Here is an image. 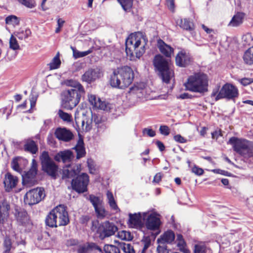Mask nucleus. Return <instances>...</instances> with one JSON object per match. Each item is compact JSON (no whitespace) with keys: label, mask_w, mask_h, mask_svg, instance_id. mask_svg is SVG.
Listing matches in <instances>:
<instances>
[{"label":"nucleus","mask_w":253,"mask_h":253,"mask_svg":"<svg viewBox=\"0 0 253 253\" xmlns=\"http://www.w3.org/2000/svg\"><path fill=\"white\" fill-rule=\"evenodd\" d=\"M87 166L91 173H94L95 170L93 161L88 159L87 161Z\"/></svg>","instance_id":"nucleus-56"},{"label":"nucleus","mask_w":253,"mask_h":253,"mask_svg":"<svg viewBox=\"0 0 253 253\" xmlns=\"http://www.w3.org/2000/svg\"><path fill=\"white\" fill-rule=\"evenodd\" d=\"M10 206L6 202L0 203V223L2 222L8 215Z\"/></svg>","instance_id":"nucleus-30"},{"label":"nucleus","mask_w":253,"mask_h":253,"mask_svg":"<svg viewBox=\"0 0 253 253\" xmlns=\"http://www.w3.org/2000/svg\"><path fill=\"white\" fill-rule=\"evenodd\" d=\"M89 182L87 174L83 173L77 176L75 179H73L72 186L73 188L79 193H83L87 189V185Z\"/></svg>","instance_id":"nucleus-15"},{"label":"nucleus","mask_w":253,"mask_h":253,"mask_svg":"<svg viewBox=\"0 0 253 253\" xmlns=\"http://www.w3.org/2000/svg\"><path fill=\"white\" fill-rule=\"evenodd\" d=\"M167 4L169 7V8L171 10L173 11L174 8V0H166Z\"/></svg>","instance_id":"nucleus-63"},{"label":"nucleus","mask_w":253,"mask_h":253,"mask_svg":"<svg viewBox=\"0 0 253 253\" xmlns=\"http://www.w3.org/2000/svg\"><path fill=\"white\" fill-rule=\"evenodd\" d=\"M147 42V38L142 32L130 34L126 41V51L127 58L131 61L139 59L145 51V46Z\"/></svg>","instance_id":"nucleus-1"},{"label":"nucleus","mask_w":253,"mask_h":253,"mask_svg":"<svg viewBox=\"0 0 253 253\" xmlns=\"http://www.w3.org/2000/svg\"><path fill=\"white\" fill-rule=\"evenodd\" d=\"M206 250V246L204 245H196L194 253H204Z\"/></svg>","instance_id":"nucleus-54"},{"label":"nucleus","mask_w":253,"mask_h":253,"mask_svg":"<svg viewBox=\"0 0 253 253\" xmlns=\"http://www.w3.org/2000/svg\"><path fill=\"white\" fill-rule=\"evenodd\" d=\"M229 143L233 146L235 151L244 157L253 156V149L249 141L232 137L229 139Z\"/></svg>","instance_id":"nucleus-8"},{"label":"nucleus","mask_w":253,"mask_h":253,"mask_svg":"<svg viewBox=\"0 0 253 253\" xmlns=\"http://www.w3.org/2000/svg\"><path fill=\"white\" fill-rule=\"evenodd\" d=\"M79 172L78 168L75 166L68 165L64 167L62 170V178H70L75 176Z\"/></svg>","instance_id":"nucleus-26"},{"label":"nucleus","mask_w":253,"mask_h":253,"mask_svg":"<svg viewBox=\"0 0 253 253\" xmlns=\"http://www.w3.org/2000/svg\"><path fill=\"white\" fill-rule=\"evenodd\" d=\"M89 200L92 204L94 208L99 207L102 205V200L99 197L95 196L93 195L89 196Z\"/></svg>","instance_id":"nucleus-44"},{"label":"nucleus","mask_w":253,"mask_h":253,"mask_svg":"<svg viewBox=\"0 0 253 253\" xmlns=\"http://www.w3.org/2000/svg\"><path fill=\"white\" fill-rule=\"evenodd\" d=\"M151 244L150 240H147L145 241L144 245L141 253H145L146 250L148 248Z\"/></svg>","instance_id":"nucleus-64"},{"label":"nucleus","mask_w":253,"mask_h":253,"mask_svg":"<svg viewBox=\"0 0 253 253\" xmlns=\"http://www.w3.org/2000/svg\"><path fill=\"white\" fill-rule=\"evenodd\" d=\"M9 47L13 50H18L20 48V46L16 38L12 35L9 40Z\"/></svg>","instance_id":"nucleus-49"},{"label":"nucleus","mask_w":253,"mask_h":253,"mask_svg":"<svg viewBox=\"0 0 253 253\" xmlns=\"http://www.w3.org/2000/svg\"><path fill=\"white\" fill-rule=\"evenodd\" d=\"M122 249L125 253H135L133 247L130 244L124 243Z\"/></svg>","instance_id":"nucleus-51"},{"label":"nucleus","mask_w":253,"mask_h":253,"mask_svg":"<svg viewBox=\"0 0 253 253\" xmlns=\"http://www.w3.org/2000/svg\"><path fill=\"white\" fill-rule=\"evenodd\" d=\"M69 222L68 214L63 205L53 209L47 215L45 219L46 225L50 227L65 226Z\"/></svg>","instance_id":"nucleus-3"},{"label":"nucleus","mask_w":253,"mask_h":253,"mask_svg":"<svg viewBox=\"0 0 253 253\" xmlns=\"http://www.w3.org/2000/svg\"><path fill=\"white\" fill-rule=\"evenodd\" d=\"M15 216L17 222L22 225H26L30 223L29 217L27 212L23 210H16Z\"/></svg>","instance_id":"nucleus-25"},{"label":"nucleus","mask_w":253,"mask_h":253,"mask_svg":"<svg viewBox=\"0 0 253 253\" xmlns=\"http://www.w3.org/2000/svg\"><path fill=\"white\" fill-rule=\"evenodd\" d=\"M66 85L73 87L72 89H76L79 92H84V90L82 84L76 80H67L65 82Z\"/></svg>","instance_id":"nucleus-34"},{"label":"nucleus","mask_w":253,"mask_h":253,"mask_svg":"<svg viewBox=\"0 0 253 253\" xmlns=\"http://www.w3.org/2000/svg\"><path fill=\"white\" fill-rule=\"evenodd\" d=\"M81 115H82L81 120L82 129L83 131L88 132L92 127L93 118H94V122H96L95 118L96 117V116L95 114L93 115L90 109L83 108L79 106L75 114V119L77 124L80 123Z\"/></svg>","instance_id":"nucleus-7"},{"label":"nucleus","mask_w":253,"mask_h":253,"mask_svg":"<svg viewBox=\"0 0 253 253\" xmlns=\"http://www.w3.org/2000/svg\"><path fill=\"white\" fill-rule=\"evenodd\" d=\"M176 24L182 29L187 31H191L194 29V24L187 19H177L176 20Z\"/></svg>","instance_id":"nucleus-28"},{"label":"nucleus","mask_w":253,"mask_h":253,"mask_svg":"<svg viewBox=\"0 0 253 253\" xmlns=\"http://www.w3.org/2000/svg\"><path fill=\"white\" fill-rule=\"evenodd\" d=\"M5 23L8 25H17L19 23V20L15 15H10L5 18Z\"/></svg>","instance_id":"nucleus-46"},{"label":"nucleus","mask_w":253,"mask_h":253,"mask_svg":"<svg viewBox=\"0 0 253 253\" xmlns=\"http://www.w3.org/2000/svg\"><path fill=\"white\" fill-rule=\"evenodd\" d=\"M117 236L122 240L129 241L132 239V237L130 233L125 230L119 231L117 234Z\"/></svg>","instance_id":"nucleus-40"},{"label":"nucleus","mask_w":253,"mask_h":253,"mask_svg":"<svg viewBox=\"0 0 253 253\" xmlns=\"http://www.w3.org/2000/svg\"><path fill=\"white\" fill-rule=\"evenodd\" d=\"M92 246L88 244L80 246L78 250V253H92Z\"/></svg>","instance_id":"nucleus-45"},{"label":"nucleus","mask_w":253,"mask_h":253,"mask_svg":"<svg viewBox=\"0 0 253 253\" xmlns=\"http://www.w3.org/2000/svg\"><path fill=\"white\" fill-rule=\"evenodd\" d=\"M31 34V32L29 29H26L25 30H21L15 33V35L21 40L28 38Z\"/></svg>","instance_id":"nucleus-39"},{"label":"nucleus","mask_w":253,"mask_h":253,"mask_svg":"<svg viewBox=\"0 0 253 253\" xmlns=\"http://www.w3.org/2000/svg\"><path fill=\"white\" fill-rule=\"evenodd\" d=\"M176 241L177 242V246L181 252L184 253H190V251L185 248L186 243L181 234L177 235Z\"/></svg>","instance_id":"nucleus-38"},{"label":"nucleus","mask_w":253,"mask_h":253,"mask_svg":"<svg viewBox=\"0 0 253 253\" xmlns=\"http://www.w3.org/2000/svg\"><path fill=\"white\" fill-rule=\"evenodd\" d=\"M242 40L246 44H250V42L252 41V36L249 33L246 34L243 36Z\"/></svg>","instance_id":"nucleus-60"},{"label":"nucleus","mask_w":253,"mask_h":253,"mask_svg":"<svg viewBox=\"0 0 253 253\" xmlns=\"http://www.w3.org/2000/svg\"><path fill=\"white\" fill-rule=\"evenodd\" d=\"M71 48L73 51V57L75 59H77L79 58L84 57L92 53L94 48L93 47H91L88 50L85 51H80L73 46H71Z\"/></svg>","instance_id":"nucleus-35"},{"label":"nucleus","mask_w":253,"mask_h":253,"mask_svg":"<svg viewBox=\"0 0 253 253\" xmlns=\"http://www.w3.org/2000/svg\"><path fill=\"white\" fill-rule=\"evenodd\" d=\"M134 73L127 66L117 68L110 76V85L115 88L123 89L128 87L133 82Z\"/></svg>","instance_id":"nucleus-2"},{"label":"nucleus","mask_w":253,"mask_h":253,"mask_svg":"<svg viewBox=\"0 0 253 253\" xmlns=\"http://www.w3.org/2000/svg\"><path fill=\"white\" fill-rule=\"evenodd\" d=\"M129 90H130V94L132 96V98L136 97L140 102L143 101L146 98V90L144 87L134 85L131 87Z\"/></svg>","instance_id":"nucleus-23"},{"label":"nucleus","mask_w":253,"mask_h":253,"mask_svg":"<svg viewBox=\"0 0 253 253\" xmlns=\"http://www.w3.org/2000/svg\"><path fill=\"white\" fill-rule=\"evenodd\" d=\"M239 96L238 88L230 83H226L221 88L219 86L214 88L211 94V97H214L215 101L225 98L234 100Z\"/></svg>","instance_id":"nucleus-6"},{"label":"nucleus","mask_w":253,"mask_h":253,"mask_svg":"<svg viewBox=\"0 0 253 253\" xmlns=\"http://www.w3.org/2000/svg\"><path fill=\"white\" fill-rule=\"evenodd\" d=\"M56 137L59 140L64 142H69L74 137L73 133L65 128H57L55 131Z\"/></svg>","instance_id":"nucleus-19"},{"label":"nucleus","mask_w":253,"mask_h":253,"mask_svg":"<svg viewBox=\"0 0 253 253\" xmlns=\"http://www.w3.org/2000/svg\"><path fill=\"white\" fill-rule=\"evenodd\" d=\"M22 162L26 164L28 163L26 160L22 158L17 157L14 158L11 164L12 168L14 170L21 173L22 172V168L20 167V165Z\"/></svg>","instance_id":"nucleus-33"},{"label":"nucleus","mask_w":253,"mask_h":253,"mask_svg":"<svg viewBox=\"0 0 253 253\" xmlns=\"http://www.w3.org/2000/svg\"><path fill=\"white\" fill-rule=\"evenodd\" d=\"M127 97L128 98L129 102L131 105H135L137 103L141 102L140 100H138L136 97H133L132 98V96L130 94V90L127 93Z\"/></svg>","instance_id":"nucleus-52"},{"label":"nucleus","mask_w":253,"mask_h":253,"mask_svg":"<svg viewBox=\"0 0 253 253\" xmlns=\"http://www.w3.org/2000/svg\"><path fill=\"white\" fill-rule=\"evenodd\" d=\"M106 196L108 203L111 209L117 211L119 210V208L114 199L112 193L109 191H107Z\"/></svg>","instance_id":"nucleus-36"},{"label":"nucleus","mask_w":253,"mask_h":253,"mask_svg":"<svg viewBox=\"0 0 253 253\" xmlns=\"http://www.w3.org/2000/svg\"><path fill=\"white\" fill-rule=\"evenodd\" d=\"M40 159L43 170L53 178H55L58 167L50 158L48 153L46 151L43 152Z\"/></svg>","instance_id":"nucleus-11"},{"label":"nucleus","mask_w":253,"mask_h":253,"mask_svg":"<svg viewBox=\"0 0 253 253\" xmlns=\"http://www.w3.org/2000/svg\"><path fill=\"white\" fill-rule=\"evenodd\" d=\"M125 11L130 9L132 6V0H117Z\"/></svg>","instance_id":"nucleus-42"},{"label":"nucleus","mask_w":253,"mask_h":253,"mask_svg":"<svg viewBox=\"0 0 253 253\" xmlns=\"http://www.w3.org/2000/svg\"><path fill=\"white\" fill-rule=\"evenodd\" d=\"M84 92H79L76 89H69L62 93V105L63 108L71 110L79 103L81 96Z\"/></svg>","instance_id":"nucleus-9"},{"label":"nucleus","mask_w":253,"mask_h":253,"mask_svg":"<svg viewBox=\"0 0 253 253\" xmlns=\"http://www.w3.org/2000/svg\"><path fill=\"white\" fill-rule=\"evenodd\" d=\"M174 232L171 230H168L161 235L160 238L158 239L157 241L161 244H170L174 241Z\"/></svg>","instance_id":"nucleus-27"},{"label":"nucleus","mask_w":253,"mask_h":253,"mask_svg":"<svg viewBox=\"0 0 253 253\" xmlns=\"http://www.w3.org/2000/svg\"><path fill=\"white\" fill-rule=\"evenodd\" d=\"M73 158L74 155L72 152L70 150H67L58 153L55 156L54 159L56 161H62L65 163L71 162Z\"/></svg>","instance_id":"nucleus-24"},{"label":"nucleus","mask_w":253,"mask_h":253,"mask_svg":"<svg viewBox=\"0 0 253 253\" xmlns=\"http://www.w3.org/2000/svg\"><path fill=\"white\" fill-rule=\"evenodd\" d=\"M61 62L59 57V53L53 58L51 62L49 63L50 68L51 69H55L59 68Z\"/></svg>","instance_id":"nucleus-47"},{"label":"nucleus","mask_w":253,"mask_h":253,"mask_svg":"<svg viewBox=\"0 0 253 253\" xmlns=\"http://www.w3.org/2000/svg\"><path fill=\"white\" fill-rule=\"evenodd\" d=\"M104 253H120L119 248L111 245H106L104 247Z\"/></svg>","instance_id":"nucleus-41"},{"label":"nucleus","mask_w":253,"mask_h":253,"mask_svg":"<svg viewBox=\"0 0 253 253\" xmlns=\"http://www.w3.org/2000/svg\"><path fill=\"white\" fill-rule=\"evenodd\" d=\"M157 250L158 253H169L168 250L165 246H158Z\"/></svg>","instance_id":"nucleus-62"},{"label":"nucleus","mask_w":253,"mask_h":253,"mask_svg":"<svg viewBox=\"0 0 253 253\" xmlns=\"http://www.w3.org/2000/svg\"><path fill=\"white\" fill-rule=\"evenodd\" d=\"M4 247L5 248L4 253H8L11 249V242L8 237H6L4 241Z\"/></svg>","instance_id":"nucleus-53"},{"label":"nucleus","mask_w":253,"mask_h":253,"mask_svg":"<svg viewBox=\"0 0 253 253\" xmlns=\"http://www.w3.org/2000/svg\"><path fill=\"white\" fill-rule=\"evenodd\" d=\"M44 190L42 188L31 189L26 193L24 196V202L29 205L36 204L45 197Z\"/></svg>","instance_id":"nucleus-12"},{"label":"nucleus","mask_w":253,"mask_h":253,"mask_svg":"<svg viewBox=\"0 0 253 253\" xmlns=\"http://www.w3.org/2000/svg\"><path fill=\"white\" fill-rule=\"evenodd\" d=\"M24 148L25 151L32 154H36L38 149L36 142L31 139H28L26 141Z\"/></svg>","instance_id":"nucleus-32"},{"label":"nucleus","mask_w":253,"mask_h":253,"mask_svg":"<svg viewBox=\"0 0 253 253\" xmlns=\"http://www.w3.org/2000/svg\"><path fill=\"white\" fill-rule=\"evenodd\" d=\"M192 172L197 175H201L203 174L204 170L202 169L195 166L192 168Z\"/></svg>","instance_id":"nucleus-58"},{"label":"nucleus","mask_w":253,"mask_h":253,"mask_svg":"<svg viewBox=\"0 0 253 253\" xmlns=\"http://www.w3.org/2000/svg\"><path fill=\"white\" fill-rule=\"evenodd\" d=\"M59 117L64 121L70 122L72 121V116L67 113L63 112L61 110H59L58 113Z\"/></svg>","instance_id":"nucleus-50"},{"label":"nucleus","mask_w":253,"mask_h":253,"mask_svg":"<svg viewBox=\"0 0 253 253\" xmlns=\"http://www.w3.org/2000/svg\"><path fill=\"white\" fill-rule=\"evenodd\" d=\"M244 14L242 12H238L232 18L228 24V26L232 27H237L240 25L243 21Z\"/></svg>","instance_id":"nucleus-31"},{"label":"nucleus","mask_w":253,"mask_h":253,"mask_svg":"<svg viewBox=\"0 0 253 253\" xmlns=\"http://www.w3.org/2000/svg\"><path fill=\"white\" fill-rule=\"evenodd\" d=\"M102 76V72L100 69H89L82 76L83 81L90 83Z\"/></svg>","instance_id":"nucleus-18"},{"label":"nucleus","mask_w":253,"mask_h":253,"mask_svg":"<svg viewBox=\"0 0 253 253\" xmlns=\"http://www.w3.org/2000/svg\"><path fill=\"white\" fill-rule=\"evenodd\" d=\"M160 133L164 135L167 136L169 134L170 130L167 126H161L159 128Z\"/></svg>","instance_id":"nucleus-55"},{"label":"nucleus","mask_w":253,"mask_h":253,"mask_svg":"<svg viewBox=\"0 0 253 253\" xmlns=\"http://www.w3.org/2000/svg\"><path fill=\"white\" fill-rule=\"evenodd\" d=\"M173 138L175 141L181 143H184L187 142V140L180 134L175 135Z\"/></svg>","instance_id":"nucleus-61"},{"label":"nucleus","mask_w":253,"mask_h":253,"mask_svg":"<svg viewBox=\"0 0 253 253\" xmlns=\"http://www.w3.org/2000/svg\"><path fill=\"white\" fill-rule=\"evenodd\" d=\"M191 61L190 55L184 50L179 51L175 57L176 64L179 67H185Z\"/></svg>","instance_id":"nucleus-20"},{"label":"nucleus","mask_w":253,"mask_h":253,"mask_svg":"<svg viewBox=\"0 0 253 253\" xmlns=\"http://www.w3.org/2000/svg\"><path fill=\"white\" fill-rule=\"evenodd\" d=\"M143 212L129 213V219L127 222L130 228L140 229L143 227Z\"/></svg>","instance_id":"nucleus-16"},{"label":"nucleus","mask_w":253,"mask_h":253,"mask_svg":"<svg viewBox=\"0 0 253 253\" xmlns=\"http://www.w3.org/2000/svg\"><path fill=\"white\" fill-rule=\"evenodd\" d=\"M243 59L246 64L249 65L253 64V46L246 51Z\"/></svg>","instance_id":"nucleus-37"},{"label":"nucleus","mask_w":253,"mask_h":253,"mask_svg":"<svg viewBox=\"0 0 253 253\" xmlns=\"http://www.w3.org/2000/svg\"><path fill=\"white\" fill-rule=\"evenodd\" d=\"M239 82L243 85L246 86L250 84L253 82V80L250 78H243L239 80Z\"/></svg>","instance_id":"nucleus-59"},{"label":"nucleus","mask_w":253,"mask_h":253,"mask_svg":"<svg viewBox=\"0 0 253 253\" xmlns=\"http://www.w3.org/2000/svg\"><path fill=\"white\" fill-rule=\"evenodd\" d=\"M20 4L29 8H34L36 3L34 0H17Z\"/></svg>","instance_id":"nucleus-48"},{"label":"nucleus","mask_w":253,"mask_h":253,"mask_svg":"<svg viewBox=\"0 0 253 253\" xmlns=\"http://www.w3.org/2000/svg\"><path fill=\"white\" fill-rule=\"evenodd\" d=\"M94 209L97 215V217L98 218L102 219L107 214V212L102 205L94 208Z\"/></svg>","instance_id":"nucleus-43"},{"label":"nucleus","mask_w":253,"mask_h":253,"mask_svg":"<svg viewBox=\"0 0 253 253\" xmlns=\"http://www.w3.org/2000/svg\"><path fill=\"white\" fill-rule=\"evenodd\" d=\"M157 47L160 51L167 57L170 58L173 55L174 49L161 39L157 41Z\"/></svg>","instance_id":"nucleus-21"},{"label":"nucleus","mask_w":253,"mask_h":253,"mask_svg":"<svg viewBox=\"0 0 253 253\" xmlns=\"http://www.w3.org/2000/svg\"><path fill=\"white\" fill-rule=\"evenodd\" d=\"M143 220L145 222L147 229L156 231L159 229L161 224L160 215L154 211H147L143 212Z\"/></svg>","instance_id":"nucleus-10"},{"label":"nucleus","mask_w":253,"mask_h":253,"mask_svg":"<svg viewBox=\"0 0 253 253\" xmlns=\"http://www.w3.org/2000/svg\"><path fill=\"white\" fill-rule=\"evenodd\" d=\"M37 173V163L35 159L32 160L30 170L22 175L23 183L27 186H31L37 183L36 176Z\"/></svg>","instance_id":"nucleus-14"},{"label":"nucleus","mask_w":253,"mask_h":253,"mask_svg":"<svg viewBox=\"0 0 253 253\" xmlns=\"http://www.w3.org/2000/svg\"><path fill=\"white\" fill-rule=\"evenodd\" d=\"M100 236L103 238L113 235L118 231V227L113 223L105 221L100 227Z\"/></svg>","instance_id":"nucleus-17"},{"label":"nucleus","mask_w":253,"mask_h":253,"mask_svg":"<svg viewBox=\"0 0 253 253\" xmlns=\"http://www.w3.org/2000/svg\"><path fill=\"white\" fill-rule=\"evenodd\" d=\"M77 153V159H79L84 156L85 154L84 141L82 139H79L76 146L74 148Z\"/></svg>","instance_id":"nucleus-29"},{"label":"nucleus","mask_w":253,"mask_h":253,"mask_svg":"<svg viewBox=\"0 0 253 253\" xmlns=\"http://www.w3.org/2000/svg\"><path fill=\"white\" fill-rule=\"evenodd\" d=\"M153 64L156 70L158 72L163 82L167 84L169 83L170 80L174 76L170 61L166 59L162 55L157 54L154 57Z\"/></svg>","instance_id":"nucleus-5"},{"label":"nucleus","mask_w":253,"mask_h":253,"mask_svg":"<svg viewBox=\"0 0 253 253\" xmlns=\"http://www.w3.org/2000/svg\"><path fill=\"white\" fill-rule=\"evenodd\" d=\"M186 90L198 93L208 91V78L202 73H197L190 76L184 84Z\"/></svg>","instance_id":"nucleus-4"},{"label":"nucleus","mask_w":253,"mask_h":253,"mask_svg":"<svg viewBox=\"0 0 253 253\" xmlns=\"http://www.w3.org/2000/svg\"><path fill=\"white\" fill-rule=\"evenodd\" d=\"M88 100L93 107L101 110H103L108 112H112L115 108L114 104H110L106 101H102L100 98L97 97L94 94H88Z\"/></svg>","instance_id":"nucleus-13"},{"label":"nucleus","mask_w":253,"mask_h":253,"mask_svg":"<svg viewBox=\"0 0 253 253\" xmlns=\"http://www.w3.org/2000/svg\"><path fill=\"white\" fill-rule=\"evenodd\" d=\"M144 134H147V136L150 137H154L156 135L155 131L151 128H145L143 130Z\"/></svg>","instance_id":"nucleus-57"},{"label":"nucleus","mask_w":253,"mask_h":253,"mask_svg":"<svg viewBox=\"0 0 253 253\" xmlns=\"http://www.w3.org/2000/svg\"><path fill=\"white\" fill-rule=\"evenodd\" d=\"M18 182V179L17 177L12 175L9 173L6 174L3 182L5 190L7 192L10 191L16 187Z\"/></svg>","instance_id":"nucleus-22"}]
</instances>
